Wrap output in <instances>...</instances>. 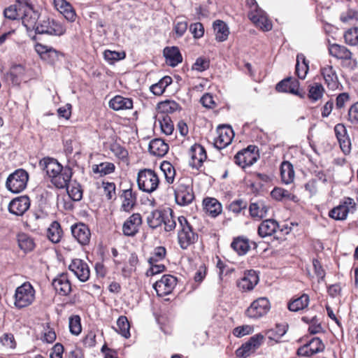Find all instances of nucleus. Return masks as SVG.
<instances>
[{
	"label": "nucleus",
	"instance_id": "nucleus-27",
	"mask_svg": "<svg viewBox=\"0 0 358 358\" xmlns=\"http://www.w3.org/2000/svg\"><path fill=\"white\" fill-rule=\"evenodd\" d=\"M39 164L50 178L58 174L63 167L57 159L50 157L43 158Z\"/></svg>",
	"mask_w": 358,
	"mask_h": 358
},
{
	"label": "nucleus",
	"instance_id": "nucleus-1",
	"mask_svg": "<svg viewBox=\"0 0 358 358\" xmlns=\"http://www.w3.org/2000/svg\"><path fill=\"white\" fill-rule=\"evenodd\" d=\"M178 243L182 250H187L198 241V234L184 216L178 217Z\"/></svg>",
	"mask_w": 358,
	"mask_h": 358
},
{
	"label": "nucleus",
	"instance_id": "nucleus-21",
	"mask_svg": "<svg viewBox=\"0 0 358 358\" xmlns=\"http://www.w3.org/2000/svg\"><path fill=\"white\" fill-rule=\"evenodd\" d=\"M55 291L62 296H67L71 292V285L66 273L59 274L52 283Z\"/></svg>",
	"mask_w": 358,
	"mask_h": 358
},
{
	"label": "nucleus",
	"instance_id": "nucleus-22",
	"mask_svg": "<svg viewBox=\"0 0 358 358\" xmlns=\"http://www.w3.org/2000/svg\"><path fill=\"white\" fill-rule=\"evenodd\" d=\"M249 19L263 31H269L272 29V23L268 20L266 13L260 9L256 13H248Z\"/></svg>",
	"mask_w": 358,
	"mask_h": 358
},
{
	"label": "nucleus",
	"instance_id": "nucleus-18",
	"mask_svg": "<svg viewBox=\"0 0 358 358\" xmlns=\"http://www.w3.org/2000/svg\"><path fill=\"white\" fill-rule=\"evenodd\" d=\"M259 276L255 271L244 273L243 276L237 282L238 287L243 292L251 291L257 285Z\"/></svg>",
	"mask_w": 358,
	"mask_h": 358
},
{
	"label": "nucleus",
	"instance_id": "nucleus-31",
	"mask_svg": "<svg viewBox=\"0 0 358 358\" xmlns=\"http://www.w3.org/2000/svg\"><path fill=\"white\" fill-rule=\"evenodd\" d=\"M278 227V222L271 219L264 220L258 227V234L264 238L272 236Z\"/></svg>",
	"mask_w": 358,
	"mask_h": 358
},
{
	"label": "nucleus",
	"instance_id": "nucleus-39",
	"mask_svg": "<svg viewBox=\"0 0 358 358\" xmlns=\"http://www.w3.org/2000/svg\"><path fill=\"white\" fill-rule=\"evenodd\" d=\"M309 69L308 62L303 54L300 53L296 56V74L300 79H304Z\"/></svg>",
	"mask_w": 358,
	"mask_h": 358
},
{
	"label": "nucleus",
	"instance_id": "nucleus-13",
	"mask_svg": "<svg viewBox=\"0 0 358 358\" xmlns=\"http://www.w3.org/2000/svg\"><path fill=\"white\" fill-rule=\"evenodd\" d=\"M69 269L81 282L87 281L90 275V271L87 264L82 259H74L69 266Z\"/></svg>",
	"mask_w": 358,
	"mask_h": 358
},
{
	"label": "nucleus",
	"instance_id": "nucleus-47",
	"mask_svg": "<svg viewBox=\"0 0 358 358\" xmlns=\"http://www.w3.org/2000/svg\"><path fill=\"white\" fill-rule=\"evenodd\" d=\"M231 246L239 255H245L250 248L248 241L241 238H235Z\"/></svg>",
	"mask_w": 358,
	"mask_h": 358
},
{
	"label": "nucleus",
	"instance_id": "nucleus-34",
	"mask_svg": "<svg viewBox=\"0 0 358 358\" xmlns=\"http://www.w3.org/2000/svg\"><path fill=\"white\" fill-rule=\"evenodd\" d=\"M329 54L339 59L349 60L352 58V52L345 46L336 43L329 48Z\"/></svg>",
	"mask_w": 358,
	"mask_h": 358
},
{
	"label": "nucleus",
	"instance_id": "nucleus-26",
	"mask_svg": "<svg viewBox=\"0 0 358 358\" xmlns=\"http://www.w3.org/2000/svg\"><path fill=\"white\" fill-rule=\"evenodd\" d=\"M299 83L292 78L282 80L276 85L275 89L280 92H289L293 94L300 95L299 92Z\"/></svg>",
	"mask_w": 358,
	"mask_h": 358
},
{
	"label": "nucleus",
	"instance_id": "nucleus-55",
	"mask_svg": "<svg viewBox=\"0 0 358 358\" xmlns=\"http://www.w3.org/2000/svg\"><path fill=\"white\" fill-rule=\"evenodd\" d=\"M344 38L346 43L350 45H356L358 44V27L349 29L344 34Z\"/></svg>",
	"mask_w": 358,
	"mask_h": 358
},
{
	"label": "nucleus",
	"instance_id": "nucleus-6",
	"mask_svg": "<svg viewBox=\"0 0 358 358\" xmlns=\"http://www.w3.org/2000/svg\"><path fill=\"white\" fill-rule=\"evenodd\" d=\"M35 32L60 36L65 34L66 28L62 23L48 17L40 21Z\"/></svg>",
	"mask_w": 358,
	"mask_h": 358
},
{
	"label": "nucleus",
	"instance_id": "nucleus-30",
	"mask_svg": "<svg viewBox=\"0 0 358 358\" xmlns=\"http://www.w3.org/2000/svg\"><path fill=\"white\" fill-rule=\"evenodd\" d=\"M157 114L162 116H169V114L173 113L178 110H180L181 107L175 101L166 100L157 104Z\"/></svg>",
	"mask_w": 358,
	"mask_h": 358
},
{
	"label": "nucleus",
	"instance_id": "nucleus-58",
	"mask_svg": "<svg viewBox=\"0 0 358 358\" xmlns=\"http://www.w3.org/2000/svg\"><path fill=\"white\" fill-rule=\"evenodd\" d=\"M166 255V249L164 247H157L148 259L149 264H155L162 260Z\"/></svg>",
	"mask_w": 358,
	"mask_h": 358
},
{
	"label": "nucleus",
	"instance_id": "nucleus-60",
	"mask_svg": "<svg viewBox=\"0 0 358 358\" xmlns=\"http://www.w3.org/2000/svg\"><path fill=\"white\" fill-rule=\"evenodd\" d=\"M22 11H20L17 5H11L3 10L5 17L9 20H15L20 17Z\"/></svg>",
	"mask_w": 358,
	"mask_h": 358
},
{
	"label": "nucleus",
	"instance_id": "nucleus-57",
	"mask_svg": "<svg viewBox=\"0 0 358 358\" xmlns=\"http://www.w3.org/2000/svg\"><path fill=\"white\" fill-rule=\"evenodd\" d=\"M188 27V22L183 19L178 18L174 22L173 30L177 37H181L186 32Z\"/></svg>",
	"mask_w": 358,
	"mask_h": 358
},
{
	"label": "nucleus",
	"instance_id": "nucleus-15",
	"mask_svg": "<svg viewBox=\"0 0 358 358\" xmlns=\"http://www.w3.org/2000/svg\"><path fill=\"white\" fill-rule=\"evenodd\" d=\"M71 233L81 245H86L90 243L91 232L87 224L79 222L72 225Z\"/></svg>",
	"mask_w": 358,
	"mask_h": 358
},
{
	"label": "nucleus",
	"instance_id": "nucleus-19",
	"mask_svg": "<svg viewBox=\"0 0 358 358\" xmlns=\"http://www.w3.org/2000/svg\"><path fill=\"white\" fill-rule=\"evenodd\" d=\"M29 197L23 196L13 199L8 205V210L13 215L21 216L29 209Z\"/></svg>",
	"mask_w": 358,
	"mask_h": 358
},
{
	"label": "nucleus",
	"instance_id": "nucleus-44",
	"mask_svg": "<svg viewBox=\"0 0 358 358\" xmlns=\"http://www.w3.org/2000/svg\"><path fill=\"white\" fill-rule=\"evenodd\" d=\"M156 119L158 121L161 131L166 135H171L173 130L174 127L173 122L169 116H162L157 115Z\"/></svg>",
	"mask_w": 358,
	"mask_h": 358
},
{
	"label": "nucleus",
	"instance_id": "nucleus-50",
	"mask_svg": "<svg viewBox=\"0 0 358 358\" xmlns=\"http://www.w3.org/2000/svg\"><path fill=\"white\" fill-rule=\"evenodd\" d=\"M162 171L164 173L166 182L169 184L173 182L176 171L173 166L169 162L164 161L160 166Z\"/></svg>",
	"mask_w": 358,
	"mask_h": 358
},
{
	"label": "nucleus",
	"instance_id": "nucleus-16",
	"mask_svg": "<svg viewBox=\"0 0 358 358\" xmlns=\"http://www.w3.org/2000/svg\"><path fill=\"white\" fill-rule=\"evenodd\" d=\"M142 217L139 213L132 214L123 224L122 231L124 236H134L139 231Z\"/></svg>",
	"mask_w": 358,
	"mask_h": 358
},
{
	"label": "nucleus",
	"instance_id": "nucleus-29",
	"mask_svg": "<svg viewBox=\"0 0 358 358\" xmlns=\"http://www.w3.org/2000/svg\"><path fill=\"white\" fill-rule=\"evenodd\" d=\"M164 55L166 63L171 66H176L182 61V57L178 48L175 46L165 48Z\"/></svg>",
	"mask_w": 358,
	"mask_h": 358
},
{
	"label": "nucleus",
	"instance_id": "nucleus-49",
	"mask_svg": "<svg viewBox=\"0 0 358 358\" xmlns=\"http://www.w3.org/2000/svg\"><path fill=\"white\" fill-rule=\"evenodd\" d=\"M117 329L116 331L123 337L128 338L130 337V324L126 316H120L117 321Z\"/></svg>",
	"mask_w": 358,
	"mask_h": 358
},
{
	"label": "nucleus",
	"instance_id": "nucleus-3",
	"mask_svg": "<svg viewBox=\"0 0 358 358\" xmlns=\"http://www.w3.org/2000/svg\"><path fill=\"white\" fill-rule=\"evenodd\" d=\"M35 300V289L29 282H25L15 289L14 306L22 309L30 306Z\"/></svg>",
	"mask_w": 358,
	"mask_h": 358
},
{
	"label": "nucleus",
	"instance_id": "nucleus-17",
	"mask_svg": "<svg viewBox=\"0 0 358 358\" xmlns=\"http://www.w3.org/2000/svg\"><path fill=\"white\" fill-rule=\"evenodd\" d=\"M20 17L23 25L26 27L27 30L35 31L38 27V20L39 18L38 13L31 7L27 8L26 10L22 11Z\"/></svg>",
	"mask_w": 358,
	"mask_h": 358
},
{
	"label": "nucleus",
	"instance_id": "nucleus-20",
	"mask_svg": "<svg viewBox=\"0 0 358 358\" xmlns=\"http://www.w3.org/2000/svg\"><path fill=\"white\" fill-rule=\"evenodd\" d=\"M50 178V181L57 188L63 189L69 185L71 179L72 170L69 166H63L62 170Z\"/></svg>",
	"mask_w": 358,
	"mask_h": 358
},
{
	"label": "nucleus",
	"instance_id": "nucleus-36",
	"mask_svg": "<svg viewBox=\"0 0 358 358\" xmlns=\"http://www.w3.org/2000/svg\"><path fill=\"white\" fill-rule=\"evenodd\" d=\"M63 236V231L61 228L60 224L57 222H52L47 230V236L48 239L53 243H58L60 242Z\"/></svg>",
	"mask_w": 358,
	"mask_h": 358
},
{
	"label": "nucleus",
	"instance_id": "nucleus-56",
	"mask_svg": "<svg viewBox=\"0 0 358 358\" xmlns=\"http://www.w3.org/2000/svg\"><path fill=\"white\" fill-rule=\"evenodd\" d=\"M103 57L110 64H113L115 62L124 59L125 57V53L124 52H120L106 50L103 52Z\"/></svg>",
	"mask_w": 358,
	"mask_h": 358
},
{
	"label": "nucleus",
	"instance_id": "nucleus-2",
	"mask_svg": "<svg viewBox=\"0 0 358 358\" xmlns=\"http://www.w3.org/2000/svg\"><path fill=\"white\" fill-rule=\"evenodd\" d=\"M175 199L180 206H187L194 200L192 180L190 178L183 177L178 180L175 189Z\"/></svg>",
	"mask_w": 358,
	"mask_h": 358
},
{
	"label": "nucleus",
	"instance_id": "nucleus-41",
	"mask_svg": "<svg viewBox=\"0 0 358 358\" xmlns=\"http://www.w3.org/2000/svg\"><path fill=\"white\" fill-rule=\"evenodd\" d=\"M282 180L285 184H290L294 179V171L292 164L289 162H283L280 166Z\"/></svg>",
	"mask_w": 358,
	"mask_h": 358
},
{
	"label": "nucleus",
	"instance_id": "nucleus-45",
	"mask_svg": "<svg viewBox=\"0 0 358 358\" xmlns=\"http://www.w3.org/2000/svg\"><path fill=\"white\" fill-rule=\"evenodd\" d=\"M271 196L278 201L283 199L297 201V197L289 191L281 187H275L271 192Z\"/></svg>",
	"mask_w": 358,
	"mask_h": 358
},
{
	"label": "nucleus",
	"instance_id": "nucleus-7",
	"mask_svg": "<svg viewBox=\"0 0 358 358\" xmlns=\"http://www.w3.org/2000/svg\"><path fill=\"white\" fill-rule=\"evenodd\" d=\"M356 208V203L353 199L345 197L340 204L332 208L329 216L336 220H344L347 218L348 213H354Z\"/></svg>",
	"mask_w": 358,
	"mask_h": 358
},
{
	"label": "nucleus",
	"instance_id": "nucleus-53",
	"mask_svg": "<svg viewBox=\"0 0 358 358\" xmlns=\"http://www.w3.org/2000/svg\"><path fill=\"white\" fill-rule=\"evenodd\" d=\"M66 190L69 197L76 201H78L83 198V191L81 187L78 184L67 185Z\"/></svg>",
	"mask_w": 358,
	"mask_h": 358
},
{
	"label": "nucleus",
	"instance_id": "nucleus-52",
	"mask_svg": "<svg viewBox=\"0 0 358 358\" xmlns=\"http://www.w3.org/2000/svg\"><path fill=\"white\" fill-rule=\"evenodd\" d=\"M324 90L323 86L320 83H314L310 86L308 92V97L313 101H316L322 98Z\"/></svg>",
	"mask_w": 358,
	"mask_h": 358
},
{
	"label": "nucleus",
	"instance_id": "nucleus-9",
	"mask_svg": "<svg viewBox=\"0 0 358 358\" xmlns=\"http://www.w3.org/2000/svg\"><path fill=\"white\" fill-rule=\"evenodd\" d=\"M270 310V303L265 297L255 300L245 310L247 317L258 319L265 315Z\"/></svg>",
	"mask_w": 358,
	"mask_h": 358
},
{
	"label": "nucleus",
	"instance_id": "nucleus-4",
	"mask_svg": "<svg viewBox=\"0 0 358 358\" xmlns=\"http://www.w3.org/2000/svg\"><path fill=\"white\" fill-rule=\"evenodd\" d=\"M137 183L140 189L151 193L158 187L159 179L154 171L143 169L138 173Z\"/></svg>",
	"mask_w": 358,
	"mask_h": 358
},
{
	"label": "nucleus",
	"instance_id": "nucleus-40",
	"mask_svg": "<svg viewBox=\"0 0 358 358\" xmlns=\"http://www.w3.org/2000/svg\"><path fill=\"white\" fill-rule=\"evenodd\" d=\"M213 28L215 32V38L217 41L222 42L227 39L229 31L225 22L222 20H216L213 23Z\"/></svg>",
	"mask_w": 358,
	"mask_h": 358
},
{
	"label": "nucleus",
	"instance_id": "nucleus-62",
	"mask_svg": "<svg viewBox=\"0 0 358 358\" xmlns=\"http://www.w3.org/2000/svg\"><path fill=\"white\" fill-rule=\"evenodd\" d=\"M110 150L117 158L122 160L126 159L128 157L127 150L120 144H113Z\"/></svg>",
	"mask_w": 358,
	"mask_h": 358
},
{
	"label": "nucleus",
	"instance_id": "nucleus-33",
	"mask_svg": "<svg viewBox=\"0 0 358 358\" xmlns=\"http://www.w3.org/2000/svg\"><path fill=\"white\" fill-rule=\"evenodd\" d=\"M149 150L155 156L163 157L168 152L169 145L162 139L155 138L150 141Z\"/></svg>",
	"mask_w": 358,
	"mask_h": 358
},
{
	"label": "nucleus",
	"instance_id": "nucleus-37",
	"mask_svg": "<svg viewBox=\"0 0 358 358\" xmlns=\"http://www.w3.org/2000/svg\"><path fill=\"white\" fill-rule=\"evenodd\" d=\"M121 197L123 199L121 208L125 212H129L135 206L136 196L133 193L131 189L123 191Z\"/></svg>",
	"mask_w": 358,
	"mask_h": 358
},
{
	"label": "nucleus",
	"instance_id": "nucleus-63",
	"mask_svg": "<svg viewBox=\"0 0 358 358\" xmlns=\"http://www.w3.org/2000/svg\"><path fill=\"white\" fill-rule=\"evenodd\" d=\"M210 62L204 57H199L192 66V69L202 72L209 68Z\"/></svg>",
	"mask_w": 358,
	"mask_h": 358
},
{
	"label": "nucleus",
	"instance_id": "nucleus-42",
	"mask_svg": "<svg viewBox=\"0 0 358 358\" xmlns=\"http://www.w3.org/2000/svg\"><path fill=\"white\" fill-rule=\"evenodd\" d=\"M287 331V327L285 324H276L275 327L266 331V335L268 338L275 342H279L280 339Z\"/></svg>",
	"mask_w": 358,
	"mask_h": 358
},
{
	"label": "nucleus",
	"instance_id": "nucleus-61",
	"mask_svg": "<svg viewBox=\"0 0 358 358\" xmlns=\"http://www.w3.org/2000/svg\"><path fill=\"white\" fill-rule=\"evenodd\" d=\"M246 208L247 202L243 199L233 201L229 206V210L235 214L241 213L242 210H245Z\"/></svg>",
	"mask_w": 358,
	"mask_h": 358
},
{
	"label": "nucleus",
	"instance_id": "nucleus-11",
	"mask_svg": "<svg viewBox=\"0 0 358 358\" xmlns=\"http://www.w3.org/2000/svg\"><path fill=\"white\" fill-rule=\"evenodd\" d=\"M264 337L261 334L252 336L248 341L243 343L236 350V355L239 357H247L251 352H255L262 343Z\"/></svg>",
	"mask_w": 358,
	"mask_h": 358
},
{
	"label": "nucleus",
	"instance_id": "nucleus-8",
	"mask_svg": "<svg viewBox=\"0 0 358 358\" xmlns=\"http://www.w3.org/2000/svg\"><path fill=\"white\" fill-rule=\"evenodd\" d=\"M258 157L257 147L255 145H249L247 148L239 151L235 155L234 162L239 166L245 168L255 164Z\"/></svg>",
	"mask_w": 358,
	"mask_h": 358
},
{
	"label": "nucleus",
	"instance_id": "nucleus-28",
	"mask_svg": "<svg viewBox=\"0 0 358 358\" xmlns=\"http://www.w3.org/2000/svg\"><path fill=\"white\" fill-rule=\"evenodd\" d=\"M203 208L212 217H216L222 211V204L215 198L207 197L203 201Z\"/></svg>",
	"mask_w": 358,
	"mask_h": 358
},
{
	"label": "nucleus",
	"instance_id": "nucleus-32",
	"mask_svg": "<svg viewBox=\"0 0 358 358\" xmlns=\"http://www.w3.org/2000/svg\"><path fill=\"white\" fill-rule=\"evenodd\" d=\"M109 106L115 110L131 109L133 108V101L130 98L117 95L109 101Z\"/></svg>",
	"mask_w": 358,
	"mask_h": 358
},
{
	"label": "nucleus",
	"instance_id": "nucleus-12",
	"mask_svg": "<svg viewBox=\"0 0 358 358\" xmlns=\"http://www.w3.org/2000/svg\"><path fill=\"white\" fill-rule=\"evenodd\" d=\"M217 136L214 140V145L219 150L229 145L234 136V131L231 127H219L217 129Z\"/></svg>",
	"mask_w": 358,
	"mask_h": 358
},
{
	"label": "nucleus",
	"instance_id": "nucleus-64",
	"mask_svg": "<svg viewBox=\"0 0 358 358\" xmlns=\"http://www.w3.org/2000/svg\"><path fill=\"white\" fill-rule=\"evenodd\" d=\"M102 187L103 188L104 194L108 199L115 198V185L114 182H103Z\"/></svg>",
	"mask_w": 358,
	"mask_h": 358
},
{
	"label": "nucleus",
	"instance_id": "nucleus-46",
	"mask_svg": "<svg viewBox=\"0 0 358 358\" xmlns=\"http://www.w3.org/2000/svg\"><path fill=\"white\" fill-rule=\"evenodd\" d=\"M18 245L24 252L32 250L35 246L34 240L28 234L21 233L17 235Z\"/></svg>",
	"mask_w": 358,
	"mask_h": 358
},
{
	"label": "nucleus",
	"instance_id": "nucleus-23",
	"mask_svg": "<svg viewBox=\"0 0 358 358\" xmlns=\"http://www.w3.org/2000/svg\"><path fill=\"white\" fill-rule=\"evenodd\" d=\"M189 156L191 157L190 165L196 169L201 166L203 162L207 158L204 148L199 144H194L191 147Z\"/></svg>",
	"mask_w": 358,
	"mask_h": 358
},
{
	"label": "nucleus",
	"instance_id": "nucleus-35",
	"mask_svg": "<svg viewBox=\"0 0 358 358\" xmlns=\"http://www.w3.org/2000/svg\"><path fill=\"white\" fill-rule=\"evenodd\" d=\"M268 207L262 201L252 203L249 207L250 215L257 219H262L266 216Z\"/></svg>",
	"mask_w": 358,
	"mask_h": 358
},
{
	"label": "nucleus",
	"instance_id": "nucleus-43",
	"mask_svg": "<svg viewBox=\"0 0 358 358\" xmlns=\"http://www.w3.org/2000/svg\"><path fill=\"white\" fill-rule=\"evenodd\" d=\"M164 213L159 210H155L150 212L146 220L150 228L156 229L159 227L164 220Z\"/></svg>",
	"mask_w": 358,
	"mask_h": 358
},
{
	"label": "nucleus",
	"instance_id": "nucleus-48",
	"mask_svg": "<svg viewBox=\"0 0 358 358\" xmlns=\"http://www.w3.org/2000/svg\"><path fill=\"white\" fill-rule=\"evenodd\" d=\"M115 169V164L112 162H105L92 166L94 173H99L101 176L113 173Z\"/></svg>",
	"mask_w": 358,
	"mask_h": 358
},
{
	"label": "nucleus",
	"instance_id": "nucleus-14",
	"mask_svg": "<svg viewBox=\"0 0 358 358\" xmlns=\"http://www.w3.org/2000/svg\"><path fill=\"white\" fill-rule=\"evenodd\" d=\"M324 349V345L322 340L318 337H314L308 343L300 347L296 353L299 356L310 357L323 351Z\"/></svg>",
	"mask_w": 358,
	"mask_h": 358
},
{
	"label": "nucleus",
	"instance_id": "nucleus-38",
	"mask_svg": "<svg viewBox=\"0 0 358 358\" xmlns=\"http://www.w3.org/2000/svg\"><path fill=\"white\" fill-rule=\"evenodd\" d=\"M310 301L309 296L303 294L299 297L292 299L288 303V309L292 312H297L308 307Z\"/></svg>",
	"mask_w": 358,
	"mask_h": 358
},
{
	"label": "nucleus",
	"instance_id": "nucleus-5",
	"mask_svg": "<svg viewBox=\"0 0 358 358\" xmlns=\"http://www.w3.org/2000/svg\"><path fill=\"white\" fill-rule=\"evenodd\" d=\"M28 180V173L24 169H17L8 177L6 187L13 193H20L26 188Z\"/></svg>",
	"mask_w": 358,
	"mask_h": 358
},
{
	"label": "nucleus",
	"instance_id": "nucleus-54",
	"mask_svg": "<svg viewBox=\"0 0 358 358\" xmlns=\"http://www.w3.org/2000/svg\"><path fill=\"white\" fill-rule=\"evenodd\" d=\"M80 317L79 315H75L69 317V330L73 335H78L82 331Z\"/></svg>",
	"mask_w": 358,
	"mask_h": 358
},
{
	"label": "nucleus",
	"instance_id": "nucleus-24",
	"mask_svg": "<svg viewBox=\"0 0 358 358\" xmlns=\"http://www.w3.org/2000/svg\"><path fill=\"white\" fill-rule=\"evenodd\" d=\"M320 71L324 83L329 90H334L338 87V76L332 66L326 65L321 68Z\"/></svg>",
	"mask_w": 358,
	"mask_h": 358
},
{
	"label": "nucleus",
	"instance_id": "nucleus-51",
	"mask_svg": "<svg viewBox=\"0 0 358 358\" xmlns=\"http://www.w3.org/2000/svg\"><path fill=\"white\" fill-rule=\"evenodd\" d=\"M164 220L162 223L164 224V229L166 231H171L175 229L176 227V220L178 217L173 215L171 210L169 212H165L164 215Z\"/></svg>",
	"mask_w": 358,
	"mask_h": 358
},
{
	"label": "nucleus",
	"instance_id": "nucleus-10",
	"mask_svg": "<svg viewBox=\"0 0 358 358\" xmlns=\"http://www.w3.org/2000/svg\"><path fill=\"white\" fill-rule=\"evenodd\" d=\"M177 285V278L171 275H164L154 285L153 288L159 296L168 295L172 292Z\"/></svg>",
	"mask_w": 358,
	"mask_h": 358
},
{
	"label": "nucleus",
	"instance_id": "nucleus-59",
	"mask_svg": "<svg viewBox=\"0 0 358 358\" xmlns=\"http://www.w3.org/2000/svg\"><path fill=\"white\" fill-rule=\"evenodd\" d=\"M1 343L6 348L9 349H15L16 342L13 334L10 333H5L0 338Z\"/></svg>",
	"mask_w": 358,
	"mask_h": 358
},
{
	"label": "nucleus",
	"instance_id": "nucleus-25",
	"mask_svg": "<svg viewBox=\"0 0 358 358\" xmlns=\"http://www.w3.org/2000/svg\"><path fill=\"white\" fill-rule=\"evenodd\" d=\"M336 136L340 144L341 149L344 154H348L350 152V141L347 135L345 127L342 124H337L334 127Z\"/></svg>",
	"mask_w": 358,
	"mask_h": 358
}]
</instances>
